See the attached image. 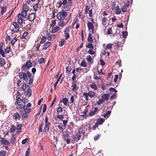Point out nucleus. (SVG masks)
Here are the masks:
<instances>
[{
  "label": "nucleus",
  "instance_id": "obj_6",
  "mask_svg": "<svg viewBox=\"0 0 156 156\" xmlns=\"http://www.w3.org/2000/svg\"><path fill=\"white\" fill-rule=\"evenodd\" d=\"M72 4V2L68 3V4L66 5L63 8V10L64 11H68L70 9V6Z\"/></svg>",
  "mask_w": 156,
  "mask_h": 156
},
{
  "label": "nucleus",
  "instance_id": "obj_40",
  "mask_svg": "<svg viewBox=\"0 0 156 156\" xmlns=\"http://www.w3.org/2000/svg\"><path fill=\"white\" fill-rule=\"evenodd\" d=\"M127 6L125 5H123L121 8L122 11L123 12H125L127 10Z\"/></svg>",
  "mask_w": 156,
  "mask_h": 156
},
{
  "label": "nucleus",
  "instance_id": "obj_10",
  "mask_svg": "<svg viewBox=\"0 0 156 156\" xmlns=\"http://www.w3.org/2000/svg\"><path fill=\"white\" fill-rule=\"evenodd\" d=\"M36 13L35 12L32 13L30 14L28 16V19L30 21H32L35 18Z\"/></svg>",
  "mask_w": 156,
  "mask_h": 156
},
{
  "label": "nucleus",
  "instance_id": "obj_60",
  "mask_svg": "<svg viewBox=\"0 0 156 156\" xmlns=\"http://www.w3.org/2000/svg\"><path fill=\"white\" fill-rule=\"evenodd\" d=\"M17 40L15 37L13 38L11 41V44L12 45H13L15 43L16 41Z\"/></svg>",
  "mask_w": 156,
  "mask_h": 156
},
{
  "label": "nucleus",
  "instance_id": "obj_41",
  "mask_svg": "<svg viewBox=\"0 0 156 156\" xmlns=\"http://www.w3.org/2000/svg\"><path fill=\"white\" fill-rule=\"evenodd\" d=\"M6 9V8L5 7H1V13L2 14H3L4 12H5Z\"/></svg>",
  "mask_w": 156,
  "mask_h": 156
},
{
  "label": "nucleus",
  "instance_id": "obj_50",
  "mask_svg": "<svg viewBox=\"0 0 156 156\" xmlns=\"http://www.w3.org/2000/svg\"><path fill=\"white\" fill-rule=\"evenodd\" d=\"M10 48L9 47H8L6 48V49L5 50V53H9L10 51Z\"/></svg>",
  "mask_w": 156,
  "mask_h": 156
},
{
  "label": "nucleus",
  "instance_id": "obj_45",
  "mask_svg": "<svg viewBox=\"0 0 156 156\" xmlns=\"http://www.w3.org/2000/svg\"><path fill=\"white\" fill-rule=\"evenodd\" d=\"M80 65L82 66L86 67L87 66V63L84 60H83L81 62Z\"/></svg>",
  "mask_w": 156,
  "mask_h": 156
},
{
  "label": "nucleus",
  "instance_id": "obj_20",
  "mask_svg": "<svg viewBox=\"0 0 156 156\" xmlns=\"http://www.w3.org/2000/svg\"><path fill=\"white\" fill-rule=\"evenodd\" d=\"M57 127L59 129L58 131H62V132L63 131V128L62 124V123H58Z\"/></svg>",
  "mask_w": 156,
  "mask_h": 156
},
{
  "label": "nucleus",
  "instance_id": "obj_62",
  "mask_svg": "<svg viewBox=\"0 0 156 156\" xmlns=\"http://www.w3.org/2000/svg\"><path fill=\"white\" fill-rule=\"evenodd\" d=\"M64 35L65 37V39L66 40H67L69 38V35L68 33H64Z\"/></svg>",
  "mask_w": 156,
  "mask_h": 156
},
{
  "label": "nucleus",
  "instance_id": "obj_49",
  "mask_svg": "<svg viewBox=\"0 0 156 156\" xmlns=\"http://www.w3.org/2000/svg\"><path fill=\"white\" fill-rule=\"evenodd\" d=\"M65 41L63 39H61V41L59 44V46L61 47L63 45L65 44Z\"/></svg>",
  "mask_w": 156,
  "mask_h": 156
},
{
  "label": "nucleus",
  "instance_id": "obj_8",
  "mask_svg": "<svg viewBox=\"0 0 156 156\" xmlns=\"http://www.w3.org/2000/svg\"><path fill=\"white\" fill-rule=\"evenodd\" d=\"M87 26L89 29L90 30H92V33H94V27L92 23L90 22H89L87 23Z\"/></svg>",
  "mask_w": 156,
  "mask_h": 156
},
{
  "label": "nucleus",
  "instance_id": "obj_30",
  "mask_svg": "<svg viewBox=\"0 0 156 156\" xmlns=\"http://www.w3.org/2000/svg\"><path fill=\"white\" fill-rule=\"evenodd\" d=\"M58 25L60 26L63 27L65 25V22H64V21L63 20L62 21V20H61L58 22Z\"/></svg>",
  "mask_w": 156,
  "mask_h": 156
},
{
  "label": "nucleus",
  "instance_id": "obj_38",
  "mask_svg": "<svg viewBox=\"0 0 156 156\" xmlns=\"http://www.w3.org/2000/svg\"><path fill=\"white\" fill-rule=\"evenodd\" d=\"M83 95L84 97H85V99L86 100V101H87L88 100V96H89L88 95V93H86V92H84L83 93Z\"/></svg>",
  "mask_w": 156,
  "mask_h": 156
},
{
  "label": "nucleus",
  "instance_id": "obj_51",
  "mask_svg": "<svg viewBox=\"0 0 156 156\" xmlns=\"http://www.w3.org/2000/svg\"><path fill=\"white\" fill-rule=\"evenodd\" d=\"M29 68H27L26 66L24 65H23L22 67V70H23L24 71H26Z\"/></svg>",
  "mask_w": 156,
  "mask_h": 156
},
{
  "label": "nucleus",
  "instance_id": "obj_19",
  "mask_svg": "<svg viewBox=\"0 0 156 156\" xmlns=\"http://www.w3.org/2000/svg\"><path fill=\"white\" fill-rule=\"evenodd\" d=\"M29 89L30 88L28 85L26 84H23L22 86V89L24 91L26 90H27Z\"/></svg>",
  "mask_w": 156,
  "mask_h": 156
},
{
  "label": "nucleus",
  "instance_id": "obj_56",
  "mask_svg": "<svg viewBox=\"0 0 156 156\" xmlns=\"http://www.w3.org/2000/svg\"><path fill=\"white\" fill-rule=\"evenodd\" d=\"M23 22V19H18L17 20V23H18L19 24H21Z\"/></svg>",
  "mask_w": 156,
  "mask_h": 156
},
{
  "label": "nucleus",
  "instance_id": "obj_48",
  "mask_svg": "<svg viewBox=\"0 0 156 156\" xmlns=\"http://www.w3.org/2000/svg\"><path fill=\"white\" fill-rule=\"evenodd\" d=\"M30 148H28L26 152L25 156H29L30 154Z\"/></svg>",
  "mask_w": 156,
  "mask_h": 156
},
{
  "label": "nucleus",
  "instance_id": "obj_55",
  "mask_svg": "<svg viewBox=\"0 0 156 156\" xmlns=\"http://www.w3.org/2000/svg\"><path fill=\"white\" fill-rule=\"evenodd\" d=\"M64 33H68V32L69 31V27H67L66 28L64 29Z\"/></svg>",
  "mask_w": 156,
  "mask_h": 156
},
{
  "label": "nucleus",
  "instance_id": "obj_3",
  "mask_svg": "<svg viewBox=\"0 0 156 156\" xmlns=\"http://www.w3.org/2000/svg\"><path fill=\"white\" fill-rule=\"evenodd\" d=\"M45 125L44 127V133H47L51 125V123L50 122H48V119L47 116H46L45 119Z\"/></svg>",
  "mask_w": 156,
  "mask_h": 156
},
{
  "label": "nucleus",
  "instance_id": "obj_47",
  "mask_svg": "<svg viewBox=\"0 0 156 156\" xmlns=\"http://www.w3.org/2000/svg\"><path fill=\"white\" fill-rule=\"evenodd\" d=\"M56 117L59 119H62L64 118L63 115L60 114H59L58 115H57Z\"/></svg>",
  "mask_w": 156,
  "mask_h": 156
},
{
  "label": "nucleus",
  "instance_id": "obj_39",
  "mask_svg": "<svg viewBox=\"0 0 156 156\" xmlns=\"http://www.w3.org/2000/svg\"><path fill=\"white\" fill-rule=\"evenodd\" d=\"M29 69L31 66V63L29 61H27L26 63L24 65Z\"/></svg>",
  "mask_w": 156,
  "mask_h": 156
},
{
  "label": "nucleus",
  "instance_id": "obj_23",
  "mask_svg": "<svg viewBox=\"0 0 156 156\" xmlns=\"http://www.w3.org/2000/svg\"><path fill=\"white\" fill-rule=\"evenodd\" d=\"M23 109L24 110V111L28 113L29 112L31 111L29 107H27L26 105L23 106Z\"/></svg>",
  "mask_w": 156,
  "mask_h": 156
},
{
  "label": "nucleus",
  "instance_id": "obj_7",
  "mask_svg": "<svg viewBox=\"0 0 156 156\" xmlns=\"http://www.w3.org/2000/svg\"><path fill=\"white\" fill-rule=\"evenodd\" d=\"M47 38L49 41H52L56 37V35L55 34H50L48 33H47Z\"/></svg>",
  "mask_w": 156,
  "mask_h": 156
},
{
  "label": "nucleus",
  "instance_id": "obj_43",
  "mask_svg": "<svg viewBox=\"0 0 156 156\" xmlns=\"http://www.w3.org/2000/svg\"><path fill=\"white\" fill-rule=\"evenodd\" d=\"M127 32L126 31H123L122 32V37L124 38H126L127 36Z\"/></svg>",
  "mask_w": 156,
  "mask_h": 156
},
{
  "label": "nucleus",
  "instance_id": "obj_64",
  "mask_svg": "<svg viewBox=\"0 0 156 156\" xmlns=\"http://www.w3.org/2000/svg\"><path fill=\"white\" fill-rule=\"evenodd\" d=\"M100 136V135L99 134H98L97 135L95 136L94 138V140H98Z\"/></svg>",
  "mask_w": 156,
  "mask_h": 156
},
{
  "label": "nucleus",
  "instance_id": "obj_15",
  "mask_svg": "<svg viewBox=\"0 0 156 156\" xmlns=\"http://www.w3.org/2000/svg\"><path fill=\"white\" fill-rule=\"evenodd\" d=\"M89 96L90 98H93L95 96V93L92 91H90L88 92Z\"/></svg>",
  "mask_w": 156,
  "mask_h": 156
},
{
  "label": "nucleus",
  "instance_id": "obj_54",
  "mask_svg": "<svg viewBox=\"0 0 156 156\" xmlns=\"http://www.w3.org/2000/svg\"><path fill=\"white\" fill-rule=\"evenodd\" d=\"M46 40V37L44 36H43L42 39L40 41V43H43Z\"/></svg>",
  "mask_w": 156,
  "mask_h": 156
},
{
  "label": "nucleus",
  "instance_id": "obj_27",
  "mask_svg": "<svg viewBox=\"0 0 156 156\" xmlns=\"http://www.w3.org/2000/svg\"><path fill=\"white\" fill-rule=\"evenodd\" d=\"M16 129V127L15 126L12 125L11 126L10 129V132L11 133H14Z\"/></svg>",
  "mask_w": 156,
  "mask_h": 156
},
{
  "label": "nucleus",
  "instance_id": "obj_32",
  "mask_svg": "<svg viewBox=\"0 0 156 156\" xmlns=\"http://www.w3.org/2000/svg\"><path fill=\"white\" fill-rule=\"evenodd\" d=\"M16 141V139L15 136L13 135L11 136V140L10 142L12 144H14Z\"/></svg>",
  "mask_w": 156,
  "mask_h": 156
},
{
  "label": "nucleus",
  "instance_id": "obj_14",
  "mask_svg": "<svg viewBox=\"0 0 156 156\" xmlns=\"http://www.w3.org/2000/svg\"><path fill=\"white\" fill-rule=\"evenodd\" d=\"M51 44V42L47 41L45 43L43 47V49L45 50Z\"/></svg>",
  "mask_w": 156,
  "mask_h": 156
},
{
  "label": "nucleus",
  "instance_id": "obj_12",
  "mask_svg": "<svg viewBox=\"0 0 156 156\" xmlns=\"http://www.w3.org/2000/svg\"><path fill=\"white\" fill-rule=\"evenodd\" d=\"M98 111V108L96 107L95 108L93 111L92 110L89 113V115L90 116H92L96 114Z\"/></svg>",
  "mask_w": 156,
  "mask_h": 156
},
{
  "label": "nucleus",
  "instance_id": "obj_37",
  "mask_svg": "<svg viewBox=\"0 0 156 156\" xmlns=\"http://www.w3.org/2000/svg\"><path fill=\"white\" fill-rule=\"evenodd\" d=\"M16 103L18 105H20L23 103V101L20 98H18L16 100Z\"/></svg>",
  "mask_w": 156,
  "mask_h": 156
},
{
  "label": "nucleus",
  "instance_id": "obj_52",
  "mask_svg": "<svg viewBox=\"0 0 156 156\" xmlns=\"http://www.w3.org/2000/svg\"><path fill=\"white\" fill-rule=\"evenodd\" d=\"M88 52L89 54L91 55H93L95 54V52L94 51H93L92 50L90 49H89L88 51Z\"/></svg>",
  "mask_w": 156,
  "mask_h": 156
},
{
  "label": "nucleus",
  "instance_id": "obj_11",
  "mask_svg": "<svg viewBox=\"0 0 156 156\" xmlns=\"http://www.w3.org/2000/svg\"><path fill=\"white\" fill-rule=\"evenodd\" d=\"M1 142L3 145H8L9 144V141L3 137L1 138Z\"/></svg>",
  "mask_w": 156,
  "mask_h": 156
},
{
  "label": "nucleus",
  "instance_id": "obj_63",
  "mask_svg": "<svg viewBox=\"0 0 156 156\" xmlns=\"http://www.w3.org/2000/svg\"><path fill=\"white\" fill-rule=\"evenodd\" d=\"M90 10V9L89 7V6H87L86 7V8L85 9V13L86 14H87Z\"/></svg>",
  "mask_w": 156,
  "mask_h": 156
},
{
  "label": "nucleus",
  "instance_id": "obj_9",
  "mask_svg": "<svg viewBox=\"0 0 156 156\" xmlns=\"http://www.w3.org/2000/svg\"><path fill=\"white\" fill-rule=\"evenodd\" d=\"M21 118V115L19 113H16L14 114L13 115V118L16 121L18 120H19L20 118Z\"/></svg>",
  "mask_w": 156,
  "mask_h": 156
},
{
  "label": "nucleus",
  "instance_id": "obj_57",
  "mask_svg": "<svg viewBox=\"0 0 156 156\" xmlns=\"http://www.w3.org/2000/svg\"><path fill=\"white\" fill-rule=\"evenodd\" d=\"M71 16V13H70V15L69 16L67 17L65 19V20L66 21V24H67L68 23V22H69V21L70 19Z\"/></svg>",
  "mask_w": 156,
  "mask_h": 156
},
{
  "label": "nucleus",
  "instance_id": "obj_46",
  "mask_svg": "<svg viewBox=\"0 0 156 156\" xmlns=\"http://www.w3.org/2000/svg\"><path fill=\"white\" fill-rule=\"evenodd\" d=\"M23 10L28 11V7L27 5L26 4H24L23 6Z\"/></svg>",
  "mask_w": 156,
  "mask_h": 156
},
{
  "label": "nucleus",
  "instance_id": "obj_13",
  "mask_svg": "<svg viewBox=\"0 0 156 156\" xmlns=\"http://www.w3.org/2000/svg\"><path fill=\"white\" fill-rule=\"evenodd\" d=\"M26 95L28 97H30L31 95L32 91L30 89L24 91Z\"/></svg>",
  "mask_w": 156,
  "mask_h": 156
},
{
  "label": "nucleus",
  "instance_id": "obj_26",
  "mask_svg": "<svg viewBox=\"0 0 156 156\" xmlns=\"http://www.w3.org/2000/svg\"><path fill=\"white\" fill-rule=\"evenodd\" d=\"M90 87L94 89V90H96L97 89V87L96 86V84L95 83H92L90 85Z\"/></svg>",
  "mask_w": 156,
  "mask_h": 156
},
{
  "label": "nucleus",
  "instance_id": "obj_4",
  "mask_svg": "<svg viewBox=\"0 0 156 156\" xmlns=\"http://www.w3.org/2000/svg\"><path fill=\"white\" fill-rule=\"evenodd\" d=\"M19 76L21 78H23L24 81H27L28 80V76L27 73L21 72L19 74Z\"/></svg>",
  "mask_w": 156,
  "mask_h": 156
},
{
  "label": "nucleus",
  "instance_id": "obj_35",
  "mask_svg": "<svg viewBox=\"0 0 156 156\" xmlns=\"http://www.w3.org/2000/svg\"><path fill=\"white\" fill-rule=\"evenodd\" d=\"M57 112H58V114H62V108L60 107H58L57 108Z\"/></svg>",
  "mask_w": 156,
  "mask_h": 156
},
{
  "label": "nucleus",
  "instance_id": "obj_44",
  "mask_svg": "<svg viewBox=\"0 0 156 156\" xmlns=\"http://www.w3.org/2000/svg\"><path fill=\"white\" fill-rule=\"evenodd\" d=\"M62 102L65 105H67L68 100L66 98H63V99Z\"/></svg>",
  "mask_w": 156,
  "mask_h": 156
},
{
  "label": "nucleus",
  "instance_id": "obj_28",
  "mask_svg": "<svg viewBox=\"0 0 156 156\" xmlns=\"http://www.w3.org/2000/svg\"><path fill=\"white\" fill-rule=\"evenodd\" d=\"M5 64V59L4 58H1L0 59V66H3Z\"/></svg>",
  "mask_w": 156,
  "mask_h": 156
},
{
  "label": "nucleus",
  "instance_id": "obj_22",
  "mask_svg": "<svg viewBox=\"0 0 156 156\" xmlns=\"http://www.w3.org/2000/svg\"><path fill=\"white\" fill-rule=\"evenodd\" d=\"M121 12V10L119 8V6L117 5L116 7V9H115V12L117 14H119Z\"/></svg>",
  "mask_w": 156,
  "mask_h": 156
},
{
  "label": "nucleus",
  "instance_id": "obj_21",
  "mask_svg": "<svg viewBox=\"0 0 156 156\" xmlns=\"http://www.w3.org/2000/svg\"><path fill=\"white\" fill-rule=\"evenodd\" d=\"M109 97V95L108 94H102L101 98L104 100H107L108 99Z\"/></svg>",
  "mask_w": 156,
  "mask_h": 156
},
{
  "label": "nucleus",
  "instance_id": "obj_59",
  "mask_svg": "<svg viewBox=\"0 0 156 156\" xmlns=\"http://www.w3.org/2000/svg\"><path fill=\"white\" fill-rule=\"evenodd\" d=\"M6 153L5 151H2L0 152V156H4Z\"/></svg>",
  "mask_w": 156,
  "mask_h": 156
},
{
  "label": "nucleus",
  "instance_id": "obj_29",
  "mask_svg": "<svg viewBox=\"0 0 156 156\" xmlns=\"http://www.w3.org/2000/svg\"><path fill=\"white\" fill-rule=\"evenodd\" d=\"M86 47L90 49H93L94 47L91 43H88L86 45Z\"/></svg>",
  "mask_w": 156,
  "mask_h": 156
},
{
  "label": "nucleus",
  "instance_id": "obj_42",
  "mask_svg": "<svg viewBox=\"0 0 156 156\" xmlns=\"http://www.w3.org/2000/svg\"><path fill=\"white\" fill-rule=\"evenodd\" d=\"M38 4H36L34 5V6L33 8L34 10V11L36 12L37 10L38 9Z\"/></svg>",
  "mask_w": 156,
  "mask_h": 156
},
{
  "label": "nucleus",
  "instance_id": "obj_53",
  "mask_svg": "<svg viewBox=\"0 0 156 156\" xmlns=\"http://www.w3.org/2000/svg\"><path fill=\"white\" fill-rule=\"evenodd\" d=\"M45 60L44 58H41L38 60V62L39 63L41 64L43 63L44 61Z\"/></svg>",
  "mask_w": 156,
  "mask_h": 156
},
{
  "label": "nucleus",
  "instance_id": "obj_25",
  "mask_svg": "<svg viewBox=\"0 0 156 156\" xmlns=\"http://www.w3.org/2000/svg\"><path fill=\"white\" fill-rule=\"evenodd\" d=\"M28 33L27 32H25L23 34L22 38V39H26L28 38Z\"/></svg>",
  "mask_w": 156,
  "mask_h": 156
},
{
  "label": "nucleus",
  "instance_id": "obj_31",
  "mask_svg": "<svg viewBox=\"0 0 156 156\" xmlns=\"http://www.w3.org/2000/svg\"><path fill=\"white\" fill-rule=\"evenodd\" d=\"M113 44L109 43L107 44V46L105 47V49L107 50L108 49H111L112 47Z\"/></svg>",
  "mask_w": 156,
  "mask_h": 156
},
{
  "label": "nucleus",
  "instance_id": "obj_18",
  "mask_svg": "<svg viewBox=\"0 0 156 156\" xmlns=\"http://www.w3.org/2000/svg\"><path fill=\"white\" fill-rule=\"evenodd\" d=\"M87 41L90 43H92L93 42V38L92 35L90 33H89L88 36L87 38Z\"/></svg>",
  "mask_w": 156,
  "mask_h": 156
},
{
  "label": "nucleus",
  "instance_id": "obj_16",
  "mask_svg": "<svg viewBox=\"0 0 156 156\" xmlns=\"http://www.w3.org/2000/svg\"><path fill=\"white\" fill-rule=\"evenodd\" d=\"M72 87V90L73 91L75 92L76 91V82H73Z\"/></svg>",
  "mask_w": 156,
  "mask_h": 156
},
{
  "label": "nucleus",
  "instance_id": "obj_33",
  "mask_svg": "<svg viewBox=\"0 0 156 156\" xmlns=\"http://www.w3.org/2000/svg\"><path fill=\"white\" fill-rule=\"evenodd\" d=\"M27 11L23 10L22 12V13H21L22 14L23 17L24 18H25L27 16Z\"/></svg>",
  "mask_w": 156,
  "mask_h": 156
},
{
  "label": "nucleus",
  "instance_id": "obj_2",
  "mask_svg": "<svg viewBox=\"0 0 156 156\" xmlns=\"http://www.w3.org/2000/svg\"><path fill=\"white\" fill-rule=\"evenodd\" d=\"M10 29L12 33H15L18 32L19 30L18 24L16 22L13 23L12 25L10 27Z\"/></svg>",
  "mask_w": 156,
  "mask_h": 156
},
{
  "label": "nucleus",
  "instance_id": "obj_5",
  "mask_svg": "<svg viewBox=\"0 0 156 156\" xmlns=\"http://www.w3.org/2000/svg\"><path fill=\"white\" fill-rule=\"evenodd\" d=\"M27 73L28 76L30 78V80L28 81H26V83L28 84L30 86H31L32 85V83L33 81V79L31 78V75L29 71H27Z\"/></svg>",
  "mask_w": 156,
  "mask_h": 156
},
{
  "label": "nucleus",
  "instance_id": "obj_58",
  "mask_svg": "<svg viewBox=\"0 0 156 156\" xmlns=\"http://www.w3.org/2000/svg\"><path fill=\"white\" fill-rule=\"evenodd\" d=\"M87 60L89 62H91L92 60L91 56L90 55H88L87 57Z\"/></svg>",
  "mask_w": 156,
  "mask_h": 156
},
{
  "label": "nucleus",
  "instance_id": "obj_1",
  "mask_svg": "<svg viewBox=\"0 0 156 156\" xmlns=\"http://www.w3.org/2000/svg\"><path fill=\"white\" fill-rule=\"evenodd\" d=\"M67 14L68 13L64 10H62L57 14L56 17L58 20L60 21L63 20L65 19V17L67 16Z\"/></svg>",
  "mask_w": 156,
  "mask_h": 156
},
{
  "label": "nucleus",
  "instance_id": "obj_17",
  "mask_svg": "<svg viewBox=\"0 0 156 156\" xmlns=\"http://www.w3.org/2000/svg\"><path fill=\"white\" fill-rule=\"evenodd\" d=\"M105 120L103 118H100L98 119L96 122L98 125L102 124L104 122Z\"/></svg>",
  "mask_w": 156,
  "mask_h": 156
},
{
  "label": "nucleus",
  "instance_id": "obj_34",
  "mask_svg": "<svg viewBox=\"0 0 156 156\" xmlns=\"http://www.w3.org/2000/svg\"><path fill=\"white\" fill-rule=\"evenodd\" d=\"M28 113L24 111H22L21 112V115L22 116H23L25 118L27 117L28 116Z\"/></svg>",
  "mask_w": 156,
  "mask_h": 156
},
{
  "label": "nucleus",
  "instance_id": "obj_61",
  "mask_svg": "<svg viewBox=\"0 0 156 156\" xmlns=\"http://www.w3.org/2000/svg\"><path fill=\"white\" fill-rule=\"evenodd\" d=\"M104 101V100L102 99H99L98 101H97V103L98 105H100Z\"/></svg>",
  "mask_w": 156,
  "mask_h": 156
},
{
  "label": "nucleus",
  "instance_id": "obj_36",
  "mask_svg": "<svg viewBox=\"0 0 156 156\" xmlns=\"http://www.w3.org/2000/svg\"><path fill=\"white\" fill-rule=\"evenodd\" d=\"M111 112L110 111H107L104 114L103 116L104 118H105L107 116L108 117L110 115V114H111Z\"/></svg>",
  "mask_w": 156,
  "mask_h": 156
},
{
  "label": "nucleus",
  "instance_id": "obj_24",
  "mask_svg": "<svg viewBox=\"0 0 156 156\" xmlns=\"http://www.w3.org/2000/svg\"><path fill=\"white\" fill-rule=\"evenodd\" d=\"M59 29V27L58 26H56L52 30L51 32L52 33H54L56 32Z\"/></svg>",
  "mask_w": 156,
  "mask_h": 156
}]
</instances>
